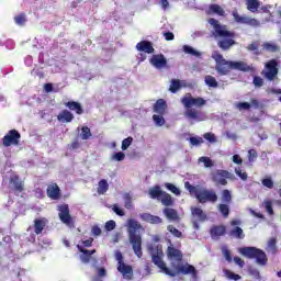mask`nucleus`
Here are the masks:
<instances>
[{"mask_svg":"<svg viewBox=\"0 0 281 281\" xmlns=\"http://www.w3.org/2000/svg\"><path fill=\"white\" fill-rule=\"evenodd\" d=\"M148 252L151 257V262L158 267L162 271V273H166V276H169L170 278H177L179 273H182V276H193L195 278L196 276V268L190 263H176L170 262V268L166 266V262L164 261V246L161 244H151L148 246Z\"/></svg>","mask_w":281,"mask_h":281,"instance_id":"nucleus-1","label":"nucleus"},{"mask_svg":"<svg viewBox=\"0 0 281 281\" xmlns=\"http://www.w3.org/2000/svg\"><path fill=\"white\" fill-rule=\"evenodd\" d=\"M209 23L214 29V36L223 38L217 42L220 49H222L223 52H227L232 49L234 45H236V41H234V38H236L235 32L227 31V26L222 25V23L214 18H210Z\"/></svg>","mask_w":281,"mask_h":281,"instance_id":"nucleus-2","label":"nucleus"},{"mask_svg":"<svg viewBox=\"0 0 281 281\" xmlns=\"http://www.w3.org/2000/svg\"><path fill=\"white\" fill-rule=\"evenodd\" d=\"M213 59L215 60V70L220 76H227L232 69H235L237 71H254V67L249 66L245 61H229L223 57V55L218 52H215L213 54Z\"/></svg>","mask_w":281,"mask_h":281,"instance_id":"nucleus-3","label":"nucleus"},{"mask_svg":"<svg viewBox=\"0 0 281 281\" xmlns=\"http://www.w3.org/2000/svg\"><path fill=\"white\" fill-rule=\"evenodd\" d=\"M181 103L187 109L184 112V117H187V120H193V122H203L205 120L203 111L193 108L196 106L198 109H201V106H205V104H207L205 99L201 97L193 98L192 94H188L181 99Z\"/></svg>","mask_w":281,"mask_h":281,"instance_id":"nucleus-4","label":"nucleus"},{"mask_svg":"<svg viewBox=\"0 0 281 281\" xmlns=\"http://www.w3.org/2000/svg\"><path fill=\"white\" fill-rule=\"evenodd\" d=\"M184 188L189 194H193L200 203H216L218 201V194L212 189L199 188L192 186L190 182H184Z\"/></svg>","mask_w":281,"mask_h":281,"instance_id":"nucleus-5","label":"nucleus"},{"mask_svg":"<svg viewBox=\"0 0 281 281\" xmlns=\"http://www.w3.org/2000/svg\"><path fill=\"white\" fill-rule=\"evenodd\" d=\"M128 225V240L132 245V249L137 256V258H142L144 252L142 251V235L137 234V229H142V224L133 218L127 221Z\"/></svg>","mask_w":281,"mask_h":281,"instance_id":"nucleus-6","label":"nucleus"},{"mask_svg":"<svg viewBox=\"0 0 281 281\" xmlns=\"http://www.w3.org/2000/svg\"><path fill=\"white\" fill-rule=\"evenodd\" d=\"M239 254L245 258L256 260V263L260 267H266L267 262H269L267 254L262 249L256 247H243L239 249Z\"/></svg>","mask_w":281,"mask_h":281,"instance_id":"nucleus-7","label":"nucleus"},{"mask_svg":"<svg viewBox=\"0 0 281 281\" xmlns=\"http://www.w3.org/2000/svg\"><path fill=\"white\" fill-rule=\"evenodd\" d=\"M263 78L269 82H273V80H278V74H280V69L278 68V60L271 59L266 64V71L261 72Z\"/></svg>","mask_w":281,"mask_h":281,"instance_id":"nucleus-8","label":"nucleus"},{"mask_svg":"<svg viewBox=\"0 0 281 281\" xmlns=\"http://www.w3.org/2000/svg\"><path fill=\"white\" fill-rule=\"evenodd\" d=\"M211 179L213 183H216V186H227V179L234 180V173L223 170V169H217L215 172L211 173Z\"/></svg>","mask_w":281,"mask_h":281,"instance_id":"nucleus-9","label":"nucleus"},{"mask_svg":"<svg viewBox=\"0 0 281 281\" xmlns=\"http://www.w3.org/2000/svg\"><path fill=\"white\" fill-rule=\"evenodd\" d=\"M20 139L21 133L16 130H10L2 138V144L5 148H10V146H19Z\"/></svg>","mask_w":281,"mask_h":281,"instance_id":"nucleus-10","label":"nucleus"},{"mask_svg":"<svg viewBox=\"0 0 281 281\" xmlns=\"http://www.w3.org/2000/svg\"><path fill=\"white\" fill-rule=\"evenodd\" d=\"M234 21L243 25H250V27H260V21L256 18H249L247 15H240L238 12L233 13Z\"/></svg>","mask_w":281,"mask_h":281,"instance_id":"nucleus-11","label":"nucleus"},{"mask_svg":"<svg viewBox=\"0 0 281 281\" xmlns=\"http://www.w3.org/2000/svg\"><path fill=\"white\" fill-rule=\"evenodd\" d=\"M58 212L59 220L64 225H74V217H71V214L69 213V204H60L58 206Z\"/></svg>","mask_w":281,"mask_h":281,"instance_id":"nucleus-12","label":"nucleus"},{"mask_svg":"<svg viewBox=\"0 0 281 281\" xmlns=\"http://www.w3.org/2000/svg\"><path fill=\"white\" fill-rule=\"evenodd\" d=\"M167 258L168 260H170V262H175L176 265H179L183 262V252L173 246H168Z\"/></svg>","mask_w":281,"mask_h":281,"instance_id":"nucleus-13","label":"nucleus"},{"mask_svg":"<svg viewBox=\"0 0 281 281\" xmlns=\"http://www.w3.org/2000/svg\"><path fill=\"white\" fill-rule=\"evenodd\" d=\"M78 251H80L79 258L83 265H89V262H93V267L98 265V259L95 257H91L88 249H85L82 246L77 245Z\"/></svg>","mask_w":281,"mask_h":281,"instance_id":"nucleus-14","label":"nucleus"},{"mask_svg":"<svg viewBox=\"0 0 281 281\" xmlns=\"http://www.w3.org/2000/svg\"><path fill=\"white\" fill-rule=\"evenodd\" d=\"M149 63L156 69H164L168 67V59H166V56H164V54L153 55Z\"/></svg>","mask_w":281,"mask_h":281,"instance_id":"nucleus-15","label":"nucleus"},{"mask_svg":"<svg viewBox=\"0 0 281 281\" xmlns=\"http://www.w3.org/2000/svg\"><path fill=\"white\" fill-rule=\"evenodd\" d=\"M46 194L52 201H58L61 196L60 187L57 183H52L46 189Z\"/></svg>","mask_w":281,"mask_h":281,"instance_id":"nucleus-16","label":"nucleus"},{"mask_svg":"<svg viewBox=\"0 0 281 281\" xmlns=\"http://www.w3.org/2000/svg\"><path fill=\"white\" fill-rule=\"evenodd\" d=\"M139 218L143 220L145 223H149L150 225H161L164 220L157 215H153L150 213H143L139 215Z\"/></svg>","mask_w":281,"mask_h":281,"instance_id":"nucleus-17","label":"nucleus"},{"mask_svg":"<svg viewBox=\"0 0 281 281\" xmlns=\"http://www.w3.org/2000/svg\"><path fill=\"white\" fill-rule=\"evenodd\" d=\"M137 52H144L145 54H155V47H153V42L140 41L136 44Z\"/></svg>","mask_w":281,"mask_h":281,"instance_id":"nucleus-18","label":"nucleus"},{"mask_svg":"<svg viewBox=\"0 0 281 281\" xmlns=\"http://www.w3.org/2000/svg\"><path fill=\"white\" fill-rule=\"evenodd\" d=\"M117 271L119 273H122L123 278L125 280H133V267L128 266L126 263H119L117 265Z\"/></svg>","mask_w":281,"mask_h":281,"instance_id":"nucleus-19","label":"nucleus"},{"mask_svg":"<svg viewBox=\"0 0 281 281\" xmlns=\"http://www.w3.org/2000/svg\"><path fill=\"white\" fill-rule=\"evenodd\" d=\"M153 109L154 113H157L158 115H166V112L168 111V103H166V100L164 99H158Z\"/></svg>","mask_w":281,"mask_h":281,"instance_id":"nucleus-20","label":"nucleus"},{"mask_svg":"<svg viewBox=\"0 0 281 281\" xmlns=\"http://www.w3.org/2000/svg\"><path fill=\"white\" fill-rule=\"evenodd\" d=\"M227 228L223 225H214L210 229L211 237L213 239L221 238V236H225Z\"/></svg>","mask_w":281,"mask_h":281,"instance_id":"nucleus-21","label":"nucleus"},{"mask_svg":"<svg viewBox=\"0 0 281 281\" xmlns=\"http://www.w3.org/2000/svg\"><path fill=\"white\" fill-rule=\"evenodd\" d=\"M65 106L69 109V111H75L77 115H82L85 113V109H82V104L78 101H68L65 103Z\"/></svg>","mask_w":281,"mask_h":281,"instance_id":"nucleus-22","label":"nucleus"},{"mask_svg":"<svg viewBox=\"0 0 281 281\" xmlns=\"http://www.w3.org/2000/svg\"><path fill=\"white\" fill-rule=\"evenodd\" d=\"M162 214L166 216V218H168V221H175V222L180 221L179 212H177V210L172 207H165L162 210Z\"/></svg>","mask_w":281,"mask_h":281,"instance_id":"nucleus-23","label":"nucleus"},{"mask_svg":"<svg viewBox=\"0 0 281 281\" xmlns=\"http://www.w3.org/2000/svg\"><path fill=\"white\" fill-rule=\"evenodd\" d=\"M45 225H47V220H45V218H36V220H34V233L37 236L40 234H43V231L45 229Z\"/></svg>","mask_w":281,"mask_h":281,"instance_id":"nucleus-24","label":"nucleus"},{"mask_svg":"<svg viewBox=\"0 0 281 281\" xmlns=\"http://www.w3.org/2000/svg\"><path fill=\"white\" fill-rule=\"evenodd\" d=\"M191 214L192 216H196L200 223L207 221V214H205L201 207H191Z\"/></svg>","mask_w":281,"mask_h":281,"instance_id":"nucleus-25","label":"nucleus"},{"mask_svg":"<svg viewBox=\"0 0 281 281\" xmlns=\"http://www.w3.org/2000/svg\"><path fill=\"white\" fill-rule=\"evenodd\" d=\"M58 122H66L67 124L69 122H74V113H71L69 110H63L58 115H57Z\"/></svg>","mask_w":281,"mask_h":281,"instance_id":"nucleus-26","label":"nucleus"},{"mask_svg":"<svg viewBox=\"0 0 281 281\" xmlns=\"http://www.w3.org/2000/svg\"><path fill=\"white\" fill-rule=\"evenodd\" d=\"M206 14H217L218 16H225V10L218 4H210Z\"/></svg>","mask_w":281,"mask_h":281,"instance_id":"nucleus-27","label":"nucleus"},{"mask_svg":"<svg viewBox=\"0 0 281 281\" xmlns=\"http://www.w3.org/2000/svg\"><path fill=\"white\" fill-rule=\"evenodd\" d=\"M161 203L165 205V207H172L175 205V200L172 199V195L168 192H164L161 195Z\"/></svg>","mask_w":281,"mask_h":281,"instance_id":"nucleus-28","label":"nucleus"},{"mask_svg":"<svg viewBox=\"0 0 281 281\" xmlns=\"http://www.w3.org/2000/svg\"><path fill=\"white\" fill-rule=\"evenodd\" d=\"M166 191L161 190V187L155 186L149 189V196H150V199H161V196Z\"/></svg>","mask_w":281,"mask_h":281,"instance_id":"nucleus-29","label":"nucleus"},{"mask_svg":"<svg viewBox=\"0 0 281 281\" xmlns=\"http://www.w3.org/2000/svg\"><path fill=\"white\" fill-rule=\"evenodd\" d=\"M98 194H106L109 192V181L106 179H101L97 188Z\"/></svg>","mask_w":281,"mask_h":281,"instance_id":"nucleus-30","label":"nucleus"},{"mask_svg":"<svg viewBox=\"0 0 281 281\" xmlns=\"http://www.w3.org/2000/svg\"><path fill=\"white\" fill-rule=\"evenodd\" d=\"M10 182L13 183L14 190H16V192H23V190H25L23 181H21L19 176L11 178Z\"/></svg>","mask_w":281,"mask_h":281,"instance_id":"nucleus-31","label":"nucleus"},{"mask_svg":"<svg viewBox=\"0 0 281 281\" xmlns=\"http://www.w3.org/2000/svg\"><path fill=\"white\" fill-rule=\"evenodd\" d=\"M278 239L276 237H271L268 241V248L267 251H270L272 255L278 254Z\"/></svg>","mask_w":281,"mask_h":281,"instance_id":"nucleus-32","label":"nucleus"},{"mask_svg":"<svg viewBox=\"0 0 281 281\" xmlns=\"http://www.w3.org/2000/svg\"><path fill=\"white\" fill-rule=\"evenodd\" d=\"M262 47L263 49H266V52H270V54H276L277 52H280V46L270 42L263 43Z\"/></svg>","mask_w":281,"mask_h":281,"instance_id":"nucleus-33","label":"nucleus"},{"mask_svg":"<svg viewBox=\"0 0 281 281\" xmlns=\"http://www.w3.org/2000/svg\"><path fill=\"white\" fill-rule=\"evenodd\" d=\"M246 5H247V10H249V12H258V8H260V1L247 0Z\"/></svg>","mask_w":281,"mask_h":281,"instance_id":"nucleus-34","label":"nucleus"},{"mask_svg":"<svg viewBox=\"0 0 281 281\" xmlns=\"http://www.w3.org/2000/svg\"><path fill=\"white\" fill-rule=\"evenodd\" d=\"M231 236L234 238H239V240H243L245 238V233L243 232V228L240 226H236L231 231Z\"/></svg>","mask_w":281,"mask_h":281,"instance_id":"nucleus-35","label":"nucleus"},{"mask_svg":"<svg viewBox=\"0 0 281 281\" xmlns=\"http://www.w3.org/2000/svg\"><path fill=\"white\" fill-rule=\"evenodd\" d=\"M14 23L16 25H20L21 27H23V25H25V23H27V15H25V13H20L18 15H15Z\"/></svg>","mask_w":281,"mask_h":281,"instance_id":"nucleus-36","label":"nucleus"},{"mask_svg":"<svg viewBox=\"0 0 281 281\" xmlns=\"http://www.w3.org/2000/svg\"><path fill=\"white\" fill-rule=\"evenodd\" d=\"M217 210L224 218H227L229 216V204H218Z\"/></svg>","mask_w":281,"mask_h":281,"instance_id":"nucleus-37","label":"nucleus"},{"mask_svg":"<svg viewBox=\"0 0 281 281\" xmlns=\"http://www.w3.org/2000/svg\"><path fill=\"white\" fill-rule=\"evenodd\" d=\"M181 89V81L179 79H172L171 85L169 87V91L171 93H177Z\"/></svg>","mask_w":281,"mask_h":281,"instance_id":"nucleus-38","label":"nucleus"},{"mask_svg":"<svg viewBox=\"0 0 281 281\" xmlns=\"http://www.w3.org/2000/svg\"><path fill=\"white\" fill-rule=\"evenodd\" d=\"M222 203L229 204L232 203V192L227 189L222 191Z\"/></svg>","mask_w":281,"mask_h":281,"instance_id":"nucleus-39","label":"nucleus"},{"mask_svg":"<svg viewBox=\"0 0 281 281\" xmlns=\"http://www.w3.org/2000/svg\"><path fill=\"white\" fill-rule=\"evenodd\" d=\"M166 114H154L153 120L156 126H164L166 124V119H164Z\"/></svg>","mask_w":281,"mask_h":281,"instance_id":"nucleus-40","label":"nucleus"},{"mask_svg":"<svg viewBox=\"0 0 281 281\" xmlns=\"http://www.w3.org/2000/svg\"><path fill=\"white\" fill-rule=\"evenodd\" d=\"M165 188H167V190L172 192V194H176V196H181V190H179V188H177V186H175L170 182H166Z\"/></svg>","mask_w":281,"mask_h":281,"instance_id":"nucleus-41","label":"nucleus"},{"mask_svg":"<svg viewBox=\"0 0 281 281\" xmlns=\"http://www.w3.org/2000/svg\"><path fill=\"white\" fill-rule=\"evenodd\" d=\"M205 85H207V87H212L213 89H216V87H218V81H216V78H214L211 75H207L205 77Z\"/></svg>","mask_w":281,"mask_h":281,"instance_id":"nucleus-42","label":"nucleus"},{"mask_svg":"<svg viewBox=\"0 0 281 281\" xmlns=\"http://www.w3.org/2000/svg\"><path fill=\"white\" fill-rule=\"evenodd\" d=\"M167 229L169 233L172 234V236H175V238H182L183 237V233H181V231L177 229V227H175L173 225H168Z\"/></svg>","mask_w":281,"mask_h":281,"instance_id":"nucleus-43","label":"nucleus"},{"mask_svg":"<svg viewBox=\"0 0 281 281\" xmlns=\"http://www.w3.org/2000/svg\"><path fill=\"white\" fill-rule=\"evenodd\" d=\"M91 135H92L91 128H89V126H83L81 128V134H80L81 139H83V140L90 139Z\"/></svg>","mask_w":281,"mask_h":281,"instance_id":"nucleus-44","label":"nucleus"},{"mask_svg":"<svg viewBox=\"0 0 281 281\" xmlns=\"http://www.w3.org/2000/svg\"><path fill=\"white\" fill-rule=\"evenodd\" d=\"M224 274L226 276V278L228 280H235V281H238V280H241L243 277H240V274H237V273H234L232 270H224Z\"/></svg>","mask_w":281,"mask_h":281,"instance_id":"nucleus-45","label":"nucleus"},{"mask_svg":"<svg viewBox=\"0 0 281 281\" xmlns=\"http://www.w3.org/2000/svg\"><path fill=\"white\" fill-rule=\"evenodd\" d=\"M184 54H190L191 56H201V53H199L196 49L192 48L189 45L183 46Z\"/></svg>","mask_w":281,"mask_h":281,"instance_id":"nucleus-46","label":"nucleus"},{"mask_svg":"<svg viewBox=\"0 0 281 281\" xmlns=\"http://www.w3.org/2000/svg\"><path fill=\"white\" fill-rule=\"evenodd\" d=\"M131 144H133V137L128 136L127 138L122 140L121 149L128 150Z\"/></svg>","mask_w":281,"mask_h":281,"instance_id":"nucleus-47","label":"nucleus"},{"mask_svg":"<svg viewBox=\"0 0 281 281\" xmlns=\"http://www.w3.org/2000/svg\"><path fill=\"white\" fill-rule=\"evenodd\" d=\"M203 137L204 139H206V142H210L211 144H215L216 142V135H214V133L212 132L205 133Z\"/></svg>","mask_w":281,"mask_h":281,"instance_id":"nucleus-48","label":"nucleus"},{"mask_svg":"<svg viewBox=\"0 0 281 281\" xmlns=\"http://www.w3.org/2000/svg\"><path fill=\"white\" fill-rule=\"evenodd\" d=\"M259 47H260V42L255 41V42H252L251 44H249V45L246 47V49H248V52H258Z\"/></svg>","mask_w":281,"mask_h":281,"instance_id":"nucleus-49","label":"nucleus"},{"mask_svg":"<svg viewBox=\"0 0 281 281\" xmlns=\"http://www.w3.org/2000/svg\"><path fill=\"white\" fill-rule=\"evenodd\" d=\"M262 186L269 190H273V180L271 178H266L261 180Z\"/></svg>","mask_w":281,"mask_h":281,"instance_id":"nucleus-50","label":"nucleus"},{"mask_svg":"<svg viewBox=\"0 0 281 281\" xmlns=\"http://www.w3.org/2000/svg\"><path fill=\"white\" fill-rule=\"evenodd\" d=\"M252 83L255 85V87L260 88L263 87L265 85V79H262L261 77L255 76L252 79Z\"/></svg>","mask_w":281,"mask_h":281,"instance_id":"nucleus-51","label":"nucleus"},{"mask_svg":"<svg viewBox=\"0 0 281 281\" xmlns=\"http://www.w3.org/2000/svg\"><path fill=\"white\" fill-rule=\"evenodd\" d=\"M235 175L241 179V181H247L248 176L247 172H243L240 168H235Z\"/></svg>","mask_w":281,"mask_h":281,"instance_id":"nucleus-52","label":"nucleus"},{"mask_svg":"<svg viewBox=\"0 0 281 281\" xmlns=\"http://www.w3.org/2000/svg\"><path fill=\"white\" fill-rule=\"evenodd\" d=\"M126 158V155L122 151H119V153H115L113 156H112V159L114 161H124V159Z\"/></svg>","mask_w":281,"mask_h":281,"instance_id":"nucleus-53","label":"nucleus"},{"mask_svg":"<svg viewBox=\"0 0 281 281\" xmlns=\"http://www.w3.org/2000/svg\"><path fill=\"white\" fill-rule=\"evenodd\" d=\"M199 161H202L206 168H212L214 166V162H212V159L207 157H200Z\"/></svg>","mask_w":281,"mask_h":281,"instance_id":"nucleus-54","label":"nucleus"},{"mask_svg":"<svg viewBox=\"0 0 281 281\" xmlns=\"http://www.w3.org/2000/svg\"><path fill=\"white\" fill-rule=\"evenodd\" d=\"M265 207H266V211L268 212V214L270 216H273V204L271 203V201H265Z\"/></svg>","mask_w":281,"mask_h":281,"instance_id":"nucleus-55","label":"nucleus"},{"mask_svg":"<svg viewBox=\"0 0 281 281\" xmlns=\"http://www.w3.org/2000/svg\"><path fill=\"white\" fill-rule=\"evenodd\" d=\"M237 108L240 110V111H249V109H251V103L249 102H239L237 104Z\"/></svg>","mask_w":281,"mask_h":281,"instance_id":"nucleus-56","label":"nucleus"},{"mask_svg":"<svg viewBox=\"0 0 281 281\" xmlns=\"http://www.w3.org/2000/svg\"><path fill=\"white\" fill-rule=\"evenodd\" d=\"M189 142L192 146H199V144H203V138L192 136L189 138Z\"/></svg>","mask_w":281,"mask_h":281,"instance_id":"nucleus-57","label":"nucleus"},{"mask_svg":"<svg viewBox=\"0 0 281 281\" xmlns=\"http://www.w3.org/2000/svg\"><path fill=\"white\" fill-rule=\"evenodd\" d=\"M105 229L106 232H113L115 229V221L110 220L105 223Z\"/></svg>","mask_w":281,"mask_h":281,"instance_id":"nucleus-58","label":"nucleus"},{"mask_svg":"<svg viewBox=\"0 0 281 281\" xmlns=\"http://www.w3.org/2000/svg\"><path fill=\"white\" fill-rule=\"evenodd\" d=\"M92 234H93V236H101L102 228H100V226H98V225L92 226Z\"/></svg>","mask_w":281,"mask_h":281,"instance_id":"nucleus-59","label":"nucleus"},{"mask_svg":"<svg viewBox=\"0 0 281 281\" xmlns=\"http://www.w3.org/2000/svg\"><path fill=\"white\" fill-rule=\"evenodd\" d=\"M115 258L117 260V265L124 263V256H122V251L117 250L115 252Z\"/></svg>","mask_w":281,"mask_h":281,"instance_id":"nucleus-60","label":"nucleus"},{"mask_svg":"<svg viewBox=\"0 0 281 281\" xmlns=\"http://www.w3.org/2000/svg\"><path fill=\"white\" fill-rule=\"evenodd\" d=\"M248 157H249V161H254V159H256V157H258V151H256V149H250L248 151Z\"/></svg>","mask_w":281,"mask_h":281,"instance_id":"nucleus-61","label":"nucleus"},{"mask_svg":"<svg viewBox=\"0 0 281 281\" xmlns=\"http://www.w3.org/2000/svg\"><path fill=\"white\" fill-rule=\"evenodd\" d=\"M223 255L225 260H227V262H232V252L229 251V249H224Z\"/></svg>","mask_w":281,"mask_h":281,"instance_id":"nucleus-62","label":"nucleus"},{"mask_svg":"<svg viewBox=\"0 0 281 281\" xmlns=\"http://www.w3.org/2000/svg\"><path fill=\"white\" fill-rule=\"evenodd\" d=\"M164 36H165V41H175V33L173 32H165Z\"/></svg>","mask_w":281,"mask_h":281,"instance_id":"nucleus-63","label":"nucleus"},{"mask_svg":"<svg viewBox=\"0 0 281 281\" xmlns=\"http://www.w3.org/2000/svg\"><path fill=\"white\" fill-rule=\"evenodd\" d=\"M113 212L117 214V216H124V210L120 209L117 205L113 206Z\"/></svg>","mask_w":281,"mask_h":281,"instance_id":"nucleus-64","label":"nucleus"}]
</instances>
